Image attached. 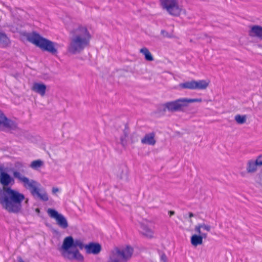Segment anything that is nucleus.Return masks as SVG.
Returning <instances> with one entry per match:
<instances>
[{"label":"nucleus","mask_w":262,"mask_h":262,"mask_svg":"<svg viewBox=\"0 0 262 262\" xmlns=\"http://www.w3.org/2000/svg\"><path fill=\"white\" fill-rule=\"evenodd\" d=\"M180 109V99H178L175 101L168 102L160 105L159 110L160 111L165 112L167 111L170 112H174Z\"/></svg>","instance_id":"9b49d317"},{"label":"nucleus","mask_w":262,"mask_h":262,"mask_svg":"<svg viewBox=\"0 0 262 262\" xmlns=\"http://www.w3.org/2000/svg\"><path fill=\"white\" fill-rule=\"evenodd\" d=\"M47 213L50 217L55 220L57 225L62 229H66L68 226V222L65 216L59 213L56 210L49 208Z\"/></svg>","instance_id":"6e6552de"},{"label":"nucleus","mask_w":262,"mask_h":262,"mask_svg":"<svg viewBox=\"0 0 262 262\" xmlns=\"http://www.w3.org/2000/svg\"><path fill=\"white\" fill-rule=\"evenodd\" d=\"M117 176L120 179H123L126 176V168L125 167H120L117 172Z\"/></svg>","instance_id":"b1692460"},{"label":"nucleus","mask_w":262,"mask_h":262,"mask_svg":"<svg viewBox=\"0 0 262 262\" xmlns=\"http://www.w3.org/2000/svg\"><path fill=\"white\" fill-rule=\"evenodd\" d=\"M0 42L5 45H8L9 43L8 37L5 33L2 32H0Z\"/></svg>","instance_id":"a878e982"},{"label":"nucleus","mask_w":262,"mask_h":262,"mask_svg":"<svg viewBox=\"0 0 262 262\" xmlns=\"http://www.w3.org/2000/svg\"><path fill=\"white\" fill-rule=\"evenodd\" d=\"M16 127V123L8 118L3 112L0 111V130L14 129Z\"/></svg>","instance_id":"9d476101"},{"label":"nucleus","mask_w":262,"mask_h":262,"mask_svg":"<svg viewBox=\"0 0 262 262\" xmlns=\"http://www.w3.org/2000/svg\"><path fill=\"white\" fill-rule=\"evenodd\" d=\"M202 99L201 98H181V112L184 111L185 108L189 106V104L193 102H201Z\"/></svg>","instance_id":"dca6fc26"},{"label":"nucleus","mask_w":262,"mask_h":262,"mask_svg":"<svg viewBox=\"0 0 262 262\" xmlns=\"http://www.w3.org/2000/svg\"><path fill=\"white\" fill-rule=\"evenodd\" d=\"M134 249L130 246L115 247L110 253L109 258L117 262H127L133 254Z\"/></svg>","instance_id":"423d86ee"},{"label":"nucleus","mask_w":262,"mask_h":262,"mask_svg":"<svg viewBox=\"0 0 262 262\" xmlns=\"http://www.w3.org/2000/svg\"><path fill=\"white\" fill-rule=\"evenodd\" d=\"M209 85V82L205 80H192L181 83V88L190 90H205Z\"/></svg>","instance_id":"1a4fd4ad"},{"label":"nucleus","mask_w":262,"mask_h":262,"mask_svg":"<svg viewBox=\"0 0 262 262\" xmlns=\"http://www.w3.org/2000/svg\"><path fill=\"white\" fill-rule=\"evenodd\" d=\"M14 183L13 178L8 173L0 172V183L3 186L2 189L0 188V204L8 212L17 213L21 210V203L25 196L18 191L8 187Z\"/></svg>","instance_id":"f257e3e1"},{"label":"nucleus","mask_w":262,"mask_h":262,"mask_svg":"<svg viewBox=\"0 0 262 262\" xmlns=\"http://www.w3.org/2000/svg\"><path fill=\"white\" fill-rule=\"evenodd\" d=\"M258 166L254 160H250L248 161L247 163V172L249 173H254L257 171Z\"/></svg>","instance_id":"f3484780"},{"label":"nucleus","mask_w":262,"mask_h":262,"mask_svg":"<svg viewBox=\"0 0 262 262\" xmlns=\"http://www.w3.org/2000/svg\"><path fill=\"white\" fill-rule=\"evenodd\" d=\"M70 34L71 36L68 47L70 53H79L89 45L91 35L85 27L78 26L71 31Z\"/></svg>","instance_id":"f03ea898"},{"label":"nucleus","mask_w":262,"mask_h":262,"mask_svg":"<svg viewBox=\"0 0 262 262\" xmlns=\"http://www.w3.org/2000/svg\"><path fill=\"white\" fill-rule=\"evenodd\" d=\"M129 142L134 143L138 141V136L136 134H133L129 138Z\"/></svg>","instance_id":"c85d7f7f"},{"label":"nucleus","mask_w":262,"mask_h":262,"mask_svg":"<svg viewBox=\"0 0 262 262\" xmlns=\"http://www.w3.org/2000/svg\"><path fill=\"white\" fill-rule=\"evenodd\" d=\"M47 86L42 83L35 82L32 86V90L39 94L41 96H45Z\"/></svg>","instance_id":"4468645a"},{"label":"nucleus","mask_w":262,"mask_h":262,"mask_svg":"<svg viewBox=\"0 0 262 262\" xmlns=\"http://www.w3.org/2000/svg\"><path fill=\"white\" fill-rule=\"evenodd\" d=\"M18 262H25L21 257H17Z\"/></svg>","instance_id":"72a5a7b5"},{"label":"nucleus","mask_w":262,"mask_h":262,"mask_svg":"<svg viewBox=\"0 0 262 262\" xmlns=\"http://www.w3.org/2000/svg\"><path fill=\"white\" fill-rule=\"evenodd\" d=\"M59 191V189L57 187H53L52 188V192L53 193L55 194L56 193V192H58Z\"/></svg>","instance_id":"473e14b6"},{"label":"nucleus","mask_w":262,"mask_h":262,"mask_svg":"<svg viewBox=\"0 0 262 262\" xmlns=\"http://www.w3.org/2000/svg\"><path fill=\"white\" fill-rule=\"evenodd\" d=\"M162 7L172 15H178L180 12L178 0H160Z\"/></svg>","instance_id":"0eeeda50"},{"label":"nucleus","mask_w":262,"mask_h":262,"mask_svg":"<svg viewBox=\"0 0 262 262\" xmlns=\"http://www.w3.org/2000/svg\"><path fill=\"white\" fill-rule=\"evenodd\" d=\"M156 142L155 133L154 132L146 134L141 139V143L143 144L154 145Z\"/></svg>","instance_id":"2eb2a0df"},{"label":"nucleus","mask_w":262,"mask_h":262,"mask_svg":"<svg viewBox=\"0 0 262 262\" xmlns=\"http://www.w3.org/2000/svg\"><path fill=\"white\" fill-rule=\"evenodd\" d=\"M161 34L164 37H172V35L171 34H169L167 31L164 30H161Z\"/></svg>","instance_id":"7c9ffc66"},{"label":"nucleus","mask_w":262,"mask_h":262,"mask_svg":"<svg viewBox=\"0 0 262 262\" xmlns=\"http://www.w3.org/2000/svg\"><path fill=\"white\" fill-rule=\"evenodd\" d=\"M168 213H169L170 216H172V215H173L174 214V212L173 211H169Z\"/></svg>","instance_id":"f704fd0d"},{"label":"nucleus","mask_w":262,"mask_h":262,"mask_svg":"<svg viewBox=\"0 0 262 262\" xmlns=\"http://www.w3.org/2000/svg\"><path fill=\"white\" fill-rule=\"evenodd\" d=\"M36 212H39V209H38V208H37V209H36Z\"/></svg>","instance_id":"e433bc0d"},{"label":"nucleus","mask_w":262,"mask_h":262,"mask_svg":"<svg viewBox=\"0 0 262 262\" xmlns=\"http://www.w3.org/2000/svg\"><path fill=\"white\" fill-rule=\"evenodd\" d=\"M148 222L146 221L141 222L140 225V232L145 236L148 238H152L154 237V231L148 225Z\"/></svg>","instance_id":"f8f14e48"},{"label":"nucleus","mask_w":262,"mask_h":262,"mask_svg":"<svg viewBox=\"0 0 262 262\" xmlns=\"http://www.w3.org/2000/svg\"><path fill=\"white\" fill-rule=\"evenodd\" d=\"M28 40L39 47L43 50L47 51L52 54L57 53V43L40 36L37 33H34L27 37Z\"/></svg>","instance_id":"39448f33"},{"label":"nucleus","mask_w":262,"mask_h":262,"mask_svg":"<svg viewBox=\"0 0 262 262\" xmlns=\"http://www.w3.org/2000/svg\"><path fill=\"white\" fill-rule=\"evenodd\" d=\"M82 242L80 239L74 240L71 236L65 237L63 241V244L60 248H59V251L62 255L66 258L70 260L75 259L78 261L83 260V256L80 253L78 250L76 249L77 247L82 249L84 248Z\"/></svg>","instance_id":"20e7f679"},{"label":"nucleus","mask_w":262,"mask_h":262,"mask_svg":"<svg viewBox=\"0 0 262 262\" xmlns=\"http://www.w3.org/2000/svg\"><path fill=\"white\" fill-rule=\"evenodd\" d=\"M43 162L40 160L33 161L31 164L30 167L34 169H37L42 166Z\"/></svg>","instance_id":"5701e85b"},{"label":"nucleus","mask_w":262,"mask_h":262,"mask_svg":"<svg viewBox=\"0 0 262 262\" xmlns=\"http://www.w3.org/2000/svg\"><path fill=\"white\" fill-rule=\"evenodd\" d=\"M250 33L251 36L262 39V27L258 25L253 26L251 29Z\"/></svg>","instance_id":"a211bd4d"},{"label":"nucleus","mask_w":262,"mask_h":262,"mask_svg":"<svg viewBox=\"0 0 262 262\" xmlns=\"http://www.w3.org/2000/svg\"><path fill=\"white\" fill-rule=\"evenodd\" d=\"M254 161L258 166H262V155L258 156Z\"/></svg>","instance_id":"c756f323"},{"label":"nucleus","mask_w":262,"mask_h":262,"mask_svg":"<svg viewBox=\"0 0 262 262\" xmlns=\"http://www.w3.org/2000/svg\"><path fill=\"white\" fill-rule=\"evenodd\" d=\"M201 229H203L204 230L209 232L211 230V227L210 225H206L204 223L199 224L195 226L194 231L196 233H199V234L201 233Z\"/></svg>","instance_id":"aec40b11"},{"label":"nucleus","mask_w":262,"mask_h":262,"mask_svg":"<svg viewBox=\"0 0 262 262\" xmlns=\"http://www.w3.org/2000/svg\"><path fill=\"white\" fill-rule=\"evenodd\" d=\"M28 201V199H26V200L25 201L26 203H27Z\"/></svg>","instance_id":"4c0bfd02"},{"label":"nucleus","mask_w":262,"mask_h":262,"mask_svg":"<svg viewBox=\"0 0 262 262\" xmlns=\"http://www.w3.org/2000/svg\"><path fill=\"white\" fill-rule=\"evenodd\" d=\"M128 129L125 127L123 131V135L120 137L121 144L123 146H125L127 144V138L128 137Z\"/></svg>","instance_id":"4be33fe9"},{"label":"nucleus","mask_w":262,"mask_h":262,"mask_svg":"<svg viewBox=\"0 0 262 262\" xmlns=\"http://www.w3.org/2000/svg\"><path fill=\"white\" fill-rule=\"evenodd\" d=\"M194 216V214L192 212L189 213V217H191Z\"/></svg>","instance_id":"c9c22d12"},{"label":"nucleus","mask_w":262,"mask_h":262,"mask_svg":"<svg viewBox=\"0 0 262 262\" xmlns=\"http://www.w3.org/2000/svg\"><path fill=\"white\" fill-rule=\"evenodd\" d=\"M198 234H199V235H200L201 236L202 240L203 239V238L206 239L207 237V234L206 233H202L201 232V233H200V234L198 233Z\"/></svg>","instance_id":"2f4dec72"},{"label":"nucleus","mask_w":262,"mask_h":262,"mask_svg":"<svg viewBox=\"0 0 262 262\" xmlns=\"http://www.w3.org/2000/svg\"><path fill=\"white\" fill-rule=\"evenodd\" d=\"M84 249L87 253L98 254L101 251V246L98 243H91L85 245Z\"/></svg>","instance_id":"ddd939ff"},{"label":"nucleus","mask_w":262,"mask_h":262,"mask_svg":"<svg viewBox=\"0 0 262 262\" xmlns=\"http://www.w3.org/2000/svg\"><path fill=\"white\" fill-rule=\"evenodd\" d=\"M24 168V165L22 163L18 162L15 163L14 167L11 169H17L19 171H25Z\"/></svg>","instance_id":"bb28decb"},{"label":"nucleus","mask_w":262,"mask_h":262,"mask_svg":"<svg viewBox=\"0 0 262 262\" xmlns=\"http://www.w3.org/2000/svg\"><path fill=\"white\" fill-rule=\"evenodd\" d=\"M140 52L144 55L146 60L149 61L154 60V57L147 48H143L140 49Z\"/></svg>","instance_id":"412c9836"},{"label":"nucleus","mask_w":262,"mask_h":262,"mask_svg":"<svg viewBox=\"0 0 262 262\" xmlns=\"http://www.w3.org/2000/svg\"><path fill=\"white\" fill-rule=\"evenodd\" d=\"M159 254L160 256V262H168L167 257L165 253L159 251Z\"/></svg>","instance_id":"cd10ccee"},{"label":"nucleus","mask_w":262,"mask_h":262,"mask_svg":"<svg viewBox=\"0 0 262 262\" xmlns=\"http://www.w3.org/2000/svg\"><path fill=\"white\" fill-rule=\"evenodd\" d=\"M234 119L238 124H242L246 122V116L237 115L235 116Z\"/></svg>","instance_id":"393cba45"},{"label":"nucleus","mask_w":262,"mask_h":262,"mask_svg":"<svg viewBox=\"0 0 262 262\" xmlns=\"http://www.w3.org/2000/svg\"><path fill=\"white\" fill-rule=\"evenodd\" d=\"M191 244L194 247H197L198 246L201 245L203 241L202 239V237L199 234L196 233L192 235L190 238Z\"/></svg>","instance_id":"6ab92c4d"},{"label":"nucleus","mask_w":262,"mask_h":262,"mask_svg":"<svg viewBox=\"0 0 262 262\" xmlns=\"http://www.w3.org/2000/svg\"><path fill=\"white\" fill-rule=\"evenodd\" d=\"M11 171L13 178L16 179L18 182L23 184L25 188L29 189L34 197L39 198L43 201H47L49 200L46 192L40 189V184L37 181L26 177L24 175L25 171L17 169H11Z\"/></svg>","instance_id":"7ed1b4c3"}]
</instances>
